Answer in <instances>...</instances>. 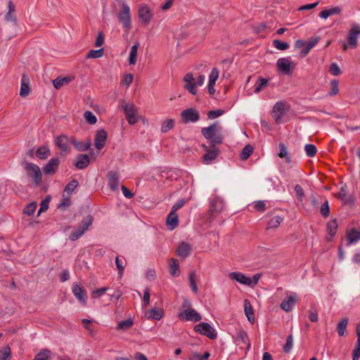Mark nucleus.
Returning <instances> with one entry per match:
<instances>
[{
    "label": "nucleus",
    "mask_w": 360,
    "mask_h": 360,
    "mask_svg": "<svg viewBox=\"0 0 360 360\" xmlns=\"http://www.w3.org/2000/svg\"><path fill=\"white\" fill-rule=\"evenodd\" d=\"M201 133L206 139L210 140V147L214 148L215 146L222 143V127L218 122L202 128Z\"/></svg>",
    "instance_id": "f257e3e1"
},
{
    "label": "nucleus",
    "mask_w": 360,
    "mask_h": 360,
    "mask_svg": "<svg viewBox=\"0 0 360 360\" xmlns=\"http://www.w3.org/2000/svg\"><path fill=\"white\" fill-rule=\"evenodd\" d=\"M290 107L285 101L277 102L271 110V116L278 124L284 123L290 120Z\"/></svg>",
    "instance_id": "f03ea898"
},
{
    "label": "nucleus",
    "mask_w": 360,
    "mask_h": 360,
    "mask_svg": "<svg viewBox=\"0 0 360 360\" xmlns=\"http://www.w3.org/2000/svg\"><path fill=\"white\" fill-rule=\"evenodd\" d=\"M183 310L179 313V318L184 321L198 322L201 320V316L195 309H191V302L184 299L181 305Z\"/></svg>",
    "instance_id": "7ed1b4c3"
},
{
    "label": "nucleus",
    "mask_w": 360,
    "mask_h": 360,
    "mask_svg": "<svg viewBox=\"0 0 360 360\" xmlns=\"http://www.w3.org/2000/svg\"><path fill=\"white\" fill-rule=\"evenodd\" d=\"M119 22L122 24L126 32H129V30L131 27V19L130 14V8L129 6L125 4H122V8L117 15Z\"/></svg>",
    "instance_id": "20e7f679"
},
{
    "label": "nucleus",
    "mask_w": 360,
    "mask_h": 360,
    "mask_svg": "<svg viewBox=\"0 0 360 360\" xmlns=\"http://www.w3.org/2000/svg\"><path fill=\"white\" fill-rule=\"evenodd\" d=\"M92 222L93 217L91 215H88L70 234L69 239L72 241H75L79 238L89 229Z\"/></svg>",
    "instance_id": "39448f33"
},
{
    "label": "nucleus",
    "mask_w": 360,
    "mask_h": 360,
    "mask_svg": "<svg viewBox=\"0 0 360 360\" xmlns=\"http://www.w3.org/2000/svg\"><path fill=\"white\" fill-rule=\"evenodd\" d=\"M123 111L125 114L126 119L129 124H134L137 122L138 119L136 117V108L134 103H126L125 101H122L121 105Z\"/></svg>",
    "instance_id": "423d86ee"
},
{
    "label": "nucleus",
    "mask_w": 360,
    "mask_h": 360,
    "mask_svg": "<svg viewBox=\"0 0 360 360\" xmlns=\"http://www.w3.org/2000/svg\"><path fill=\"white\" fill-rule=\"evenodd\" d=\"M25 169L27 174L33 179L36 184H39L42 179V174L39 166L34 163H27Z\"/></svg>",
    "instance_id": "0eeeda50"
},
{
    "label": "nucleus",
    "mask_w": 360,
    "mask_h": 360,
    "mask_svg": "<svg viewBox=\"0 0 360 360\" xmlns=\"http://www.w3.org/2000/svg\"><path fill=\"white\" fill-rule=\"evenodd\" d=\"M195 330L211 340L217 338V333L213 327L207 323H200L195 326Z\"/></svg>",
    "instance_id": "6e6552de"
},
{
    "label": "nucleus",
    "mask_w": 360,
    "mask_h": 360,
    "mask_svg": "<svg viewBox=\"0 0 360 360\" xmlns=\"http://www.w3.org/2000/svg\"><path fill=\"white\" fill-rule=\"evenodd\" d=\"M181 116L183 122H195L200 120V115L198 111L193 108H189L184 110L181 112Z\"/></svg>",
    "instance_id": "1a4fd4ad"
},
{
    "label": "nucleus",
    "mask_w": 360,
    "mask_h": 360,
    "mask_svg": "<svg viewBox=\"0 0 360 360\" xmlns=\"http://www.w3.org/2000/svg\"><path fill=\"white\" fill-rule=\"evenodd\" d=\"M297 302V295L295 292L286 296L281 303V309L285 312L291 311Z\"/></svg>",
    "instance_id": "9d476101"
},
{
    "label": "nucleus",
    "mask_w": 360,
    "mask_h": 360,
    "mask_svg": "<svg viewBox=\"0 0 360 360\" xmlns=\"http://www.w3.org/2000/svg\"><path fill=\"white\" fill-rule=\"evenodd\" d=\"M359 34L360 26L356 24L352 25L347 36V41L350 49H355L357 46V39Z\"/></svg>",
    "instance_id": "9b49d317"
},
{
    "label": "nucleus",
    "mask_w": 360,
    "mask_h": 360,
    "mask_svg": "<svg viewBox=\"0 0 360 360\" xmlns=\"http://www.w3.org/2000/svg\"><path fill=\"white\" fill-rule=\"evenodd\" d=\"M72 293L82 304H86L87 296L84 288L78 283H74L72 288Z\"/></svg>",
    "instance_id": "f8f14e48"
},
{
    "label": "nucleus",
    "mask_w": 360,
    "mask_h": 360,
    "mask_svg": "<svg viewBox=\"0 0 360 360\" xmlns=\"http://www.w3.org/2000/svg\"><path fill=\"white\" fill-rule=\"evenodd\" d=\"M138 14L141 21L146 25L149 24L153 17L150 9L146 5H143L139 8Z\"/></svg>",
    "instance_id": "ddd939ff"
},
{
    "label": "nucleus",
    "mask_w": 360,
    "mask_h": 360,
    "mask_svg": "<svg viewBox=\"0 0 360 360\" xmlns=\"http://www.w3.org/2000/svg\"><path fill=\"white\" fill-rule=\"evenodd\" d=\"M202 147L206 152L203 155L204 162L206 164L212 163L219 154V150L217 148L210 149L209 147L205 145H203Z\"/></svg>",
    "instance_id": "4468645a"
},
{
    "label": "nucleus",
    "mask_w": 360,
    "mask_h": 360,
    "mask_svg": "<svg viewBox=\"0 0 360 360\" xmlns=\"http://www.w3.org/2000/svg\"><path fill=\"white\" fill-rule=\"evenodd\" d=\"M229 276L231 279L235 280L241 284L252 285V280L240 272H231Z\"/></svg>",
    "instance_id": "2eb2a0df"
},
{
    "label": "nucleus",
    "mask_w": 360,
    "mask_h": 360,
    "mask_svg": "<svg viewBox=\"0 0 360 360\" xmlns=\"http://www.w3.org/2000/svg\"><path fill=\"white\" fill-rule=\"evenodd\" d=\"M107 139V133L104 129L98 130L95 136L94 142L95 147L97 150H100L102 149L106 142Z\"/></svg>",
    "instance_id": "dca6fc26"
},
{
    "label": "nucleus",
    "mask_w": 360,
    "mask_h": 360,
    "mask_svg": "<svg viewBox=\"0 0 360 360\" xmlns=\"http://www.w3.org/2000/svg\"><path fill=\"white\" fill-rule=\"evenodd\" d=\"M276 65L278 70L285 74H289L294 68L293 66H292V64L290 62L289 59L286 58H279L277 60Z\"/></svg>",
    "instance_id": "f3484780"
},
{
    "label": "nucleus",
    "mask_w": 360,
    "mask_h": 360,
    "mask_svg": "<svg viewBox=\"0 0 360 360\" xmlns=\"http://www.w3.org/2000/svg\"><path fill=\"white\" fill-rule=\"evenodd\" d=\"M89 163L90 159L88 155L79 154L76 157L74 165L79 169H84L89 166Z\"/></svg>",
    "instance_id": "a211bd4d"
},
{
    "label": "nucleus",
    "mask_w": 360,
    "mask_h": 360,
    "mask_svg": "<svg viewBox=\"0 0 360 360\" xmlns=\"http://www.w3.org/2000/svg\"><path fill=\"white\" fill-rule=\"evenodd\" d=\"M108 186L112 191L118 190L120 176L117 172L110 171L108 173Z\"/></svg>",
    "instance_id": "6ab92c4d"
},
{
    "label": "nucleus",
    "mask_w": 360,
    "mask_h": 360,
    "mask_svg": "<svg viewBox=\"0 0 360 360\" xmlns=\"http://www.w3.org/2000/svg\"><path fill=\"white\" fill-rule=\"evenodd\" d=\"M191 250L192 248L190 244L182 242L177 248L176 255L181 258H186L190 255Z\"/></svg>",
    "instance_id": "aec40b11"
},
{
    "label": "nucleus",
    "mask_w": 360,
    "mask_h": 360,
    "mask_svg": "<svg viewBox=\"0 0 360 360\" xmlns=\"http://www.w3.org/2000/svg\"><path fill=\"white\" fill-rule=\"evenodd\" d=\"M60 161L58 158H53L49 160L46 165L44 167L43 170L46 174L54 173L58 167Z\"/></svg>",
    "instance_id": "412c9836"
},
{
    "label": "nucleus",
    "mask_w": 360,
    "mask_h": 360,
    "mask_svg": "<svg viewBox=\"0 0 360 360\" xmlns=\"http://www.w3.org/2000/svg\"><path fill=\"white\" fill-rule=\"evenodd\" d=\"M30 94V78L28 75L23 74L21 78L20 96L25 97Z\"/></svg>",
    "instance_id": "4be33fe9"
},
{
    "label": "nucleus",
    "mask_w": 360,
    "mask_h": 360,
    "mask_svg": "<svg viewBox=\"0 0 360 360\" xmlns=\"http://www.w3.org/2000/svg\"><path fill=\"white\" fill-rule=\"evenodd\" d=\"M56 144L62 152L68 153L70 150L69 139L68 136L65 135L58 136L56 139Z\"/></svg>",
    "instance_id": "5701e85b"
},
{
    "label": "nucleus",
    "mask_w": 360,
    "mask_h": 360,
    "mask_svg": "<svg viewBox=\"0 0 360 360\" xmlns=\"http://www.w3.org/2000/svg\"><path fill=\"white\" fill-rule=\"evenodd\" d=\"M346 237L348 240V245L356 243L360 240V231L352 228L347 231Z\"/></svg>",
    "instance_id": "b1692460"
},
{
    "label": "nucleus",
    "mask_w": 360,
    "mask_h": 360,
    "mask_svg": "<svg viewBox=\"0 0 360 360\" xmlns=\"http://www.w3.org/2000/svg\"><path fill=\"white\" fill-rule=\"evenodd\" d=\"M235 339L238 345L243 343L246 345L247 349H249L250 343L249 342L248 337L245 331L241 329L238 330Z\"/></svg>",
    "instance_id": "393cba45"
},
{
    "label": "nucleus",
    "mask_w": 360,
    "mask_h": 360,
    "mask_svg": "<svg viewBox=\"0 0 360 360\" xmlns=\"http://www.w3.org/2000/svg\"><path fill=\"white\" fill-rule=\"evenodd\" d=\"M179 224V217L176 212L170 211L167 217V224L170 230L174 229Z\"/></svg>",
    "instance_id": "a878e982"
},
{
    "label": "nucleus",
    "mask_w": 360,
    "mask_h": 360,
    "mask_svg": "<svg viewBox=\"0 0 360 360\" xmlns=\"http://www.w3.org/2000/svg\"><path fill=\"white\" fill-rule=\"evenodd\" d=\"M163 316L162 310L160 309H152L145 312V317L148 319L160 320Z\"/></svg>",
    "instance_id": "bb28decb"
},
{
    "label": "nucleus",
    "mask_w": 360,
    "mask_h": 360,
    "mask_svg": "<svg viewBox=\"0 0 360 360\" xmlns=\"http://www.w3.org/2000/svg\"><path fill=\"white\" fill-rule=\"evenodd\" d=\"M244 311L248 320L250 323H253L255 321L254 312L251 304L248 300H244Z\"/></svg>",
    "instance_id": "cd10ccee"
},
{
    "label": "nucleus",
    "mask_w": 360,
    "mask_h": 360,
    "mask_svg": "<svg viewBox=\"0 0 360 360\" xmlns=\"http://www.w3.org/2000/svg\"><path fill=\"white\" fill-rule=\"evenodd\" d=\"M224 207V202L219 199H214L211 202L210 211L212 213L221 212Z\"/></svg>",
    "instance_id": "c85d7f7f"
},
{
    "label": "nucleus",
    "mask_w": 360,
    "mask_h": 360,
    "mask_svg": "<svg viewBox=\"0 0 360 360\" xmlns=\"http://www.w3.org/2000/svg\"><path fill=\"white\" fill-rule=\"evenodd\" d=\"M72 143L78 151H86L89 149L91 145V140H88L86 142H80L75 139H72Z\"/></svg>",
    "instance_id": "c756f323"
},
{
    "label": "nucleus",
    "mask_w": 360,
    "mask_h": 360,
    "mask_svg": "<svg viewBox=\"0 0 360 360\" xmlns=\"http://www.w3.org/2000/svg\"><path fill=\"white\" fill-rule=\"evenodd\" d=\"M72 79L70 77H58L53 81V86L56 89H59L65 84L70 83L72 81Z\"/></svg>",
    "instance_id": "7c9ffc66"
},
{
    "label": "nucleus",
    "mask_w": 360,
    "mask_h": 360,
    "mask_svg": "<svg viewBox=\"0 0 360 360\" xmlns=\"http://www.w3.org/2000/svg\"><path fill=\"white\" fill-rule=\"evenodd\" d=\"M169 269V273L172 276H178L179 275V262L176 259L172 258L170 259Z\"/></svg>",
    "instance_id": "2f4dec72"
},
{
    "label": "nucleus",
    "mask_w": 360,
    "mask_h": 360,
    "mask_svg": "<svg viewBox=\"0 0 360 360\" xmlns=\"http://www.w3.org/2000/svg\"><path fill=\"white\" fill-rule=\"evenodd\" d=\"M278 147H279V152L278 153V155L281 158H285V162L287 163H290L291 162V158L289 156L288 151L286 146L283 143H280Z\"/></svg>",
    "instance_id": "473e14b6"
},
{
    "label": "nucleus",
    "mask_w": 360,
    "mask_h": 360,
    "mask_svg": "<svg viewBox=\"0 0 360 360\" xmlns=\"http://www.w3.org/2000/svg\"><path fill=\"white\" fill-rule=\"evenodd\" d=\"M51 155V151L47 146H42L36 151V155L41 160L46 159Z\"/></svg>",
    "instance_id": "72a5a7b5"
},
{
    "label": "nucleus",
    "mask_w": 360,
    "mask_h": 360,
    "mask_svg": "<svg viewBox=\"0 0 360 360\" xmlns=\"http://www.w3.org/2000/svg\"><path fill=\"white\" fill-rule=\"evenodd\" d=\"M327 231L330 238L333 237L338 229V222L336 219L329 221L326 225Z\"/></svg>",
    "instance_id": "f704fd0d"
},
{
    "label": "nucleus",
    "mask_w": 360,
    "mask_h": 360,
    "mask_svg": "<svg viewBox=\"0 0 360 360\" xmlns=\"http://www.w3.org/2000/svg\"><path fill=\"white\" fill-rule=\"evenodd\" d=\"M126 264H127V262L124 257L120 258L119 257H116L115 265L118 270V274L120 277L122 276V275H123L124 270L126 266Z\"/></svg>",
    "instance_id": "c9c22d12"
},
{
    "label": "nucleus",
    "mask_w": 360,
    "mask_h": 360,
    "mask_svg": "<svg viewBox=\"0 0 360 360\" xmlns=\"http://www.w3.org/2000/svg\"><path fill=\"white\" fill-rule=\"evenodd\" d=\"M139 46V43H136L131 48L129 57V65H134L136 62V56H137V51H138Z\"/></svg>",
    "instance_id": "e433bc0d"
},
{
    "label": "nucleus",
    "mask_w": 360,
    "mask_h": 360,
    "mask_svg": "<svg viewBox=\"0 0 360 360\" xmlns=\"http://www.w3.org/2000/svg\"><path fill=\"white\" fill-rule=\"evenodd\" d=\"M253 147L250 145V144H248L246 145L242 150L240 154V158L242 160H247L250 155L253 152Z\"/></svg>",
    "instance_id": "4c0bfd02"
},
{
    "label": "nucleus",
    "mask_w": 360,
    "mask_h": 360,
    "mask_svg": "<svg viewBox=\"0 0 360 360\" xmlns=\"http://www.w3.org/2000/svg\"><path fill=\"white\" fill-rule=\"evenodd\" d=\"M269 82V79L259 77L255 84L254 93H259L264 86H266Z\"/></svg>",
    "instance_id": "58836bf2"
},
{
    "label": "nucleus",
    "mask_w": 360,
    "mask_h": 360,
    "mask_svg": "<svg viewBox=\"0 0 360 360\" xmlns=\"http://www.w3.org/2000/svg\"><path fill=\"white\" fill-rule=\"evenodd\" d=\"M174 120L172 119L167 120L162 122L161 126V131L166 133L174 127Z\"/></svg>",
    "instance_id": "ea45409f"
},
{
    "label": "nucleus",
    "mask_w": 360,
    "mask_h": 360,
    "mask_svg": "<svg viewBox=\"0 0 360 360\" xmlns=\"http://www.w3.org/2000/svg\"><path fill=\"white\" fill-rule=\"evenodd\" d=\"M347 324H348V319L347 318H344L338 323V327H337V330H338V335L342 337L345 335V330L347 328Z\"/></svg>",
    "instance_id": "a19ab883"
},
{
    "label": "nucleus",
    "mask_w": 360,
    "mask_h": 360,
    "mask_svg": "<svg viewBox=\"0 0 360 360\" xmlns=\"http://www.w3.org/2000/svg\"><path fill=\"white\" fill-rule=\"evenodd\" d=\"M272 44L275 48L280 51H285L290 46L288 42L281 41L278 39L273 40Z\"/></svg>",
    "instance_id": "79ce46f5"
},
{
    "label": "nucleus",
    "mask_w": 360,
    "mask_h": 360,
    "mask_svg": "<svg viewBox=\"0 0 360 360\" xmlns=\"http://www.w3.org/2000/svg\"><path fill=\"white\" fill-rule=\"evenodd\" d=\"M37 207V202H32L25 206L23 210V213L27 216H31L34 214Z\"/></svg>",
    "instance_id": "37998d69"
},
{
    "label": "nucleus",
    "mask_w": 360,
    "mask_h": 360,
    "mask_svg": "<svg viewBox=\"0 0 360 360\" xmlns=\"http://www.w3.org/2000/svg\"><path fill=\"white\" fill-rule=\"evenodd\" d=\"M330 84L331 89L329 91V92H328V95L330 96H333L337 95L338 94V92H339V88H338L339 82H338V80L333 79V80L330 81Z\"/></svg>",
    "instance_id": "c03bdc74"
},
{
    "label": "nucleus",
    "mask_w": 360,
    "mask_h": 360,
    "mask_svg": "<svg viewBox=\"0 0 360 360\" xmlns=\"http://www.w3.org/2000/svg\"><path fill=\"white\" fill-rule=\"evenodd\" d=\"M86 122L89 124H94L97 122L96 117L92 113V112L87 110L84 114Z\"/></svg>",
    "instance_id": "a18cd8bd"
},
{
    "label": "nucleus",
    "mask_w": 360,
    "mask_h": 360,
    "mask_svg": "<svg viewBox=\"0 0 360 360\" xmlns=\"http://www.w3.org/2000/svg\"><path fill=\"white\" fill-rule=\"evenodd\" d=\"M304 150L308 157L312 158L316 154V147L313 144H306Z\"/></svg>",
    "instance_id": "49530a36"
},
{
    "label": "nucleus",
    "mask_w": 360,
    "mask_h": 360,
    "mask_svg": "<svg viewBox=\"0 0 360 360\" xmlns=\"http://www.w3.org/2000/svg\"><path fill=\"white\" fill-rule=\"evenodd\" d=\"M320 212L323 217L327 218L330 214V207L329 203L327 200H326L321 205L320 208Z\"/></svg>",
    "instance_id": "de8ad7c7"
},
{
    "label": "nucleus",
    "mask_w": 360,
    "mask_h": 360,
    "mask_svg": "<svg viewBox=\"0 0 360 360\" xmlns=\"http://www.w3.org/2000/svg\"><path fill=\"white\" fill-rule=\"evenodd\" d=\"M104 54L103 49H100L98 50H91L88 54V58H101Z\"/></svg>",
    "instance_id": "09e8293b"
},
{
    "label": "nucleus",
    "mask_w": 360,
    "mask_h": 360,
    "mask_svg": "<svg viewBox=\"0 0 360 360\" xmlns=\"http://www.w3.org/2000/svg\"><path fill=\"white\" fill-rule=\"evenodd\" d=\"M132 325H133V321L131 319L122 321L118 323V325L117 326V330H126L129 329V328H131L132 326Z\"/></svg>",
    "instance_id": "8fccbe9b"
},
{
    "label": "nucleus",
    "mask_w": 360,
    "mask_h": 360,
    "mask_svg": "<svg viewBox=\"0 0 360 360\" xmlns=\"http://www.w3.org/2000/svg\"><path fill=\"white\" fill-rule=\"evenodd\" d=\"M78 181L75 179L69 182L64 188V192L68 194L71 193L78 186Z\"/></svg>",
    "instance_id": "3c124183"
},
{
    "label": "nucleus",
    "mask_w": 360,
    "mask_h": 360,
    "mask_svg": "<svg viewBox=\"0 0 360 360\" xmlns=\"http://www.w3.org/2000/svg\"><path fill=\"white\" fill-rule=\"evenodd\" d=\"M195 272L194 271L191 272L188 276V280H189V283H190L191 290H193V292L194 293H197L198 289L196 283L195 281Z\"/></svg>",
    "instance_id": "603ef678"
},
{
    "label": "nucleus",
    "mask_w": 360,
    "mask_h": 360,
    "mask_svg": "<svg viewBox=\"0 0 360 360\" xmlns=\"http://www.w3.org/2000/svg\"><path fill=\"white\" fill-rule=\"evenodd\" d=\"M11 357V349L8 346L4 347L0 349V359L7 360Z\"/></svg>",
    "instance_id": "864d4df0"
},
{
    "label": "nucleus",
    "mask_w": 360,
    "mask_h": 360,
    "mask_svg": "<svg viewBox=\"0 0 360 360\" xmlns=\"http://www.w3.org/2000/svg\"><path fill=\"white\" fill-rule=\"evenodd\" d=\"M293 346V338L292 335H289L286 339V343L283 347L285 352L288 353L290 352Z\"/></svg>",
    "instance_id": "5fc2aeb1"
},
{
    "label": "nucleus",
    "mask_w": 360,
    "mask_h": 360,
    "mask_svg": "<svg viewBox=\"0 0 360 360\" xmlns=\"http://www.w3.org/2000/svg\"><path fill=\"white\" fill-rule=\"evenodd\" d=\"M210 356V352H205L203 355H200L199 353L195 352L192 354L191 359L192 360H206Z\"/></svg>",
    "instance_id": "6e6d98bb"
},
{
    "label": "nucleus",
    "mask_w": 360,
    "mask_h": 360,
    "mask_svg": "<svg viewBox=\"0 0 360 360\" xmlns=\"http://www.w3.org/2000/svg\"><path fill=\"white\" fill-rule=\"evenodd\" d=\"M295 191L297 195V198L299 201L302 202L304 197V192L303 188L300 185H296L295 186Z\"/></svg>",
    "instance_id": "4d7b16f0"
},
{
    "label": "nucleus",
    "mask_w": 360,
    "mask_h": 360,
    "mask_svg": "<svg viewBox=\"0 0 360 360\" xmlns=\"http://www.w3.org/2000/svg\"><path fill=\"white\" fill-rule=\"evenodd\" d=\"M219 77V71L217 68H213L209 76V82L211 84H215L217 79Z\"/></svg>",
    "instance_id": "13d9d810"
},
{
    "label": "nucleus",
    "mask_w": 360,
    "mask_h": 360,
    "mask_svg": "<svg viewBox=\"0 0 360 360\" xmlns=\"http://www.w3.org/2000/svg\"><path fill=\"white\" fill-rule=\"evenodd\" d=\"M329 71L331 75L334 76H338L340 75L341 70L338 66V65L336 63H333L329 68Z\"/></svg>",
    "instance_id": "bf43d9fd"
},
{
    "label": "nucleus",
    "mask_w": 360,
    "mask_h": 360,
    "mask_svg": "<svg viewBox=\"0 0 360 360\" xmlns=\"http://www.w3.org/2000/svg\"><path fill=\"white\" fill-rule=\"evenodd\" d=\"M224 110H210L207 113V117L210 120L215 119L221 115H223Z\"/></svg>",
    "instance_id": "052dcab7"
},
{
    "label": "nucleus",
    "mask_w": 360,
    "mask_h": 360,
    "mask_svg": "<svg viewBox=\"0 0 360 360\" xmlns=\"http://www.w3.org/2000/svg\"><path fill=\"white\" fill-rule=\"evenodd\" d=\"M253 208L259 212H264L266 209V205L264 201L258 200L254 202Z\"/></svg>",
    "instance_id": "680f3d73"
},
{
    "label": "nucleus",
    "mask_w": 360,
    "mask_h": 360,
    "mask_svg": "<svg viewBox=\"0 0 360 360\" xmlns=\"http://www.w3.org/2000/svg\"><path fill=\"white\" fill-rule=\"evenodd\" d=\"M186 199H181L176 202V203L172 206L171 211L176 212L178 210L181 208L184 204L186 202Z\"/></svg>",
    "instance_id": "e2e57ef3"
},
{
    "label": "nucleus",
    "mask_w": 360,
    "mask_h": 360,
    "mask_svg": "<svg viewBox=\"0 0 360 360\" xmlns=\"http://www.w3.org/2000/svg\"><path fill=\"white\" fill-rule=\"evenodd\" d=\"M360 357V340H357L356 345L353 351V360H358Z\"/></svg>",
    "instance_id": "0e129e2a"
},
{
    "label": "nucleus",
    "mask_w": 360,
    "mask_h": 360,
    "mask_svg": "<svg viewBox=\"0 0 360 360\" xmlns=\"http://www.w3.org/2000/svg\"><path fill=\"white\" fill-rule=\"evenodd\" d=\"M195 86V82L188 83L185 84L184 88L186 90H188L191 94L195 95L197 94Z\"/></svg>",
    "instance_id": "69168bd1"
},
{
    "label": "nucleus",
    "mask_w": 360,
    "mask_h": 360,
    "mask_svg": "<svg viewBox=\"0 0 360 360\" xmlns=\"http://www.w3.org/2000/svg\"><path fill=\"white\" fill-rule=\"evenodd\" d=\"M283 218L278 215L274 216L273 219H271V228L278 227L281 223L282 222Z\"/></svg>",
    "instance_id": "338daca9"
},
{
    "label": "nucleus",
    "mask_w": 360,
    "mask_h": 360,
    "mask_svg": "<svg viewBox=\"0 0 360 360\" xmlns=\"http://www.w3.org/2000/svg\"><path fill=\"white\" fill-rule=\"evenodd\" d=\"M108 290V288L104 287L99 289H97L92 292V296L94 298L100 297Z\"/></svg>",
    "instance_id": "774afa93"
}]
</instances>
